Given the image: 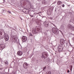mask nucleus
I'll use <instances>...</instances> for the list:
<instances>
[{
    "label": "nucleus",
    "instance_id": "423d86ee",
    "mask_svg": "<svg viewBox=\"0 0 74 74\" xmlns=\"http://www.w3.org/2000/svg\"><path fill=\"white\" fill-rule=\"evenodd\" d=\"M17 37H16V36L15 35H14L12 38V40L13 41H14L15 42H16V41H17Z\"/></svg>",
    "mask_w": 74,
    "mask_h": 74
},
{
    "label": "nucleus",
    "instance_id": "f257e3e1",
    "mask_svg": "<svg viewBox=\"0 0 74 74\" xmlns=\"http://www.w3.org/2000/svg\"><path fill=\"white\" fill-rule=\"evenodd\" d=\"M58 51L59 52H62L63 49V46L62 45H60L58 47Z\"/></svg>",
    "mask_w": 74,
    "mask_h": 74
},
{
    "label": "nucleus",
    "instance_id": "f03ea898",
    "mask_svg": "<svg viewBox=\"0 0 74 74\" xmlns=\"http://www.w3.org/2000/svg\"><path fill=\"white\" fill-rule=\"evenodd\" d=\"M48 54L47 53L45 52H43L42 53V55L41 56L42 58H44V59H46L47 58Z\"/></svg>",
    "mask_w": 74,
    "mask_h": 74
},
{
    "label": "nucleus",
    "instance_id": "dca6fc26",
    "mask_svg": "<svg viewBox=\"0 0 74 74\" xmlns=\"http://www.w3.org/2000/svg\"><path fill=\"white\" fill-rule=\"evenodd\" d=\"M64 6H65V5L64 4H63V5H62V7H64Z\"/></svg>",
    "mask_w": 74,
    "mask_h": 74
},
{
    "label": "nucleus",
    "instance_id": "4be33fe9",
    "mask_svg": "<svg viewBox=\"0 0 74 74\" xmlns=\"http://www.w3.org/2000/svg\"><path fill=\"white\" fill-rule=\"evenodd\" d=\"M67 72L68 73H69L70 72V70H68L67 71Z\"/></svg>",
    "mask_w": 74,
    "mask_h": 74
},
{
    "label": "nucleus",
    "instance_id": "4468645a",
    "mask_svg": "<svg viewBox=\"0 0 74 74\" xmlns=\"http://www.w3.org/2000/svg\"><path fill=\"white\" fill-rule=\"evenodd\" d=\"M46 74H51V72L50 71H49Z\"/></svg>",
    "mask_w": 74,
    "mask_h": 74
},
{
    "label": "nucleus",
    "instance_id": "bb28decb",
    "mask_svg": "<svg viewBox=\"0 0 74 74\" xmlns=\"http://www.w3.org/2000/svg\"><path fill=\"white\" fill-rule=\"evenodd\" d=\"M47 25H48V24H47Z\"/></svg>",
    "mask_w": 74,
    "mask_h": 74
},
{
    "label": "nucleus",
    "instance_id": "0eeeda50",
    "mask_svg": "<svg viewBox=\"0 0 74 74\" xmlns=\"http://www.w3.org/2000/svg\"><path fill=\"white\" fill-rule=\"evenodd\" d=\"M22 41L25 42V41H26L27 40V37L25 36H23L22 38Z\"/></svg>",
    "mask_w": 74,
    "mask_h": 74
},
{
    "label": "nucleus",
    "instance_id": "9b49d317",
    "mask_svg": "<svg viewBox=\"0 0 74 74\" xmlns=\"http://www.w3.org/2000/svg\"><path fill=\"white\" fill-rule=\"evenodd\" d=\"M22 52L21 51H19L17 52V54L19 56H22Z\"/></svg>",
    "mask_w": 74,
    "mask_h": 74
},
{
    "label": "nucleus",
    "instance_id": "20e7f679",
    "mask_svg": "<svg viewBox=\"0 0 74 74\" xmlns=\"http://www.w3.org/2000/svg\"><path fill=\"white\" fill-rule=\"evenodd\" d=\"M67 27L69 29H71L72 30H74V27L73 26H72V25L71 24H69L67 25Z\"/></svg>",
    "mask_w": 74,
    "mask_h": 74
},
{
    "label": "nucleus",
    "instance_id": "9d476101",
    "mask_svg": "<svg viewBox=\"0 0 74 74\" xmlns=\"http://www.w3.org/2000/svg\"><path fill=\"white\" fill-rule=\"evenodd\" d=\"M5 45L4 44H2L1 45L0 47V48H1L2 50L4 48H5Z\"/></svg>",
    "mask_w": 74,
    "mask_h": 74
},
{
    "label": "nucleus",
    "instance_id": "412c9836",
    "mask_svg": "<svg viewBox=\"0 0 74 74\" xmlns=\"http://www.w3.org/2000/svg\"><path fill=\"white\" fill-rule=\"evenodd\" d=\"M72 68H73V66H71L70 69H72Z\"/></svg>",
    "mask_w": 74,
    "mask_h": 74
},
{
    "label": "nucleus",
    "instance_id": "39448f33",
    "mask_svg": "<svg viewBox=\"0 0 74 74\" xmlns=\"http://www.w3.org/2000/svg\"><path fill=\"white\" fill-rule=\"evenodd\" d=\"M32 33L33 34H37L38 33L37 29L36 28H33L32 30Z\"/></svg>",
    "mask_w": 74,
    "mask_h": 74
},
{
    "label": "nucleus",
    "instance_id": "6ab92c4d",
    "mask_svg": "<svg viewBox=\"0 0 74 74\" xmlns=\"http://www.w3.org/2000/svg\"><path fill=\"white\" fill-rule=\"evenodd\" d=\"M8 12H9V14H11V12L9 11H8Z\"/></svg>",
    "mask_w": 74,
    "mask_h": 74
},
{
    "label": "nucleus",
    "instance_id": "aec40b11",
    "mask_svg": "<svg viewBox=\"0 0 74 74\" xmlns=\"http://www.w3.org/2000/svg\"><path fill=\"white\" fill-rule=\"evenodd\" d=\"M3 68H0V70H3Z\"/></svg>",
    "mask_w": 74,
    "mask_h": 74
},
{
    "label": "nucleus",
    "instance_id": "7ed1b4c3",
    "mask_svg": "<svg viewBox=\"0 0 74 74\" xmlns=\"http://www.w3.org/2000/svg\"><path fill=\"white\" fill-rule=\"evenodd\" d=\"M4 40L5 41H8L9 39V36L8 34H6L4 35Z\"/></svg>",
    "mask_w": 74,
    "mask_h": 74
},
{
    "label": "nucleus",
    "instance_id": "393cba45",
    "mask_svg": "<svg viewBox=\"0 0 74 74\" xmlns=\"http://www.w3.org/2000/svg\"><path fill=\"white\" fill-rule=\"evenodd\" d=\"M70 70L71 71H72V69H70Z\"/></svg>",
    "mask_w": 74,
    "mask_h": 74
},
{
    "label": "nucleus",
    "instance_id": "a211bd4d",
    "mask_svg": "<svg viewBox=\"0 0 74 74\" xmlns=\"http://www.w3.org/2000/svg\"><path fill=\"white\" fill-rule=\"evenodd\" d=\"M29 36H33V35H32V34H31V33H30L29 34Z\"/></svg>",
    "mask_w": 74,
    "mask_h": 74
},
{
    "label": "nucleus",
    "instance_id": "ddd939ff",
    "mask_svg": "<svg viewBox=\"0 0 74 74\" xmlns=\"http://www.w3.org/2000/svg\"><path fill=\"white\" fill-rule=\"evenodd\" d=\"M60 43L61 44H64V41L63 40V39H61L60 40Z\"/></svg>",
    "mask_w": 74,
    "mask_h": 74
},
{
    "label": "nucleus",
    "instance_id": "2eb2a0df",
    "mask_svg": "<svg viewBox=\"0 0 74 74\" xmlns=\"http://www.w3.org/2000/svg\"><path fill=\"white\" fill-rule=\"evenodd\" d=\"M46 69V67L45 66L43 68V70H44Z\"/></svg>",
    "mask_w": 74,
    "mask_h": 74
},
{
    "label": "nucleus",
    "instance_id": "6e6552de",
    "mask_svg": "<svg viewBox=\"0 0 74 74\" xmlns=\"http://www.w3.org/2000/svg\"><path fill=\"white\" fill-rule=\"evenodd\" d=\"M23 67L24 69H27L28 68V64L26 62L23 64Z\"/></svg>",
    "mask_w": 74,
    "mask_h": 74
},
{
    "label": "nucleus",
    "instance_id": "f8f14e48",
    "mask_svg": "<svg viewBox=\"0 0 74 74\" xmlns=\"http://www.w3.org/2000/svg\"><path fill=\"white\" fill-rule=\"evenodd\" d=\"M57 5H61V4H62V3L60 1H58V2L57 3Z\"/></svg>",
    "mask_w": 74,
    "mask_h": 74
},
{
    "label": "nucleus",
    "instance_id": "f3484780",
    "mask_svg": "<svg viewBox=\"0 0 74 74\" xmlns=\"http://www.w3.org/2000/svg\"><path fill=\"white\" fill-rule=\"evenodd\" d=\"M7 11V10H3V12H6Z\"/></svg>",
    "mask_w": 74,
    "mask_h": 74
},
{
    "label": "nucleus",
    "instance_id": "5701e85b",
    "mask_svg": "<svg viewBox=\"0 0 74 74\" xmlns=\"http://www.w3.org/2000/svg\"><path fill=\"white\" fill-rule=\"evenodd\" d=\"M23 5H25V3H23Z\"/></svg>",
    "mask_w": 74,
    "mask_h": 74
},
{
    "label": "nucleus",
    "instance_id": "b1692460",
    "mask_svg": "<svg viewBox=\"0 0 74 74\" xmlns=\"http://www.w3.org/2000/svg\"><path fill=\"white\" fill-rule=\"evenodd\" d=\"M0 35H2L3 34L1 32L0 33Z\"/></svg>",
    "mask_w": 74,
    "mask_h": 74
},
{
    "label": "nucleus",
    "instance_id": "1a4fd4ad",
    "mask_svg": "<svg viewBox=\"0 0 74 74\" xmlns=\"http://www.w3.org/2000/svg\"><path fill=\"white\" fill-rule=\"evenodd\" d=\"M57 29L55 28H53L52 29V32L54 34H56L57 32Z\"/></svg>",
    "mask_w": 74,
    "mask_h": 74
},
{
    "label": "nucleus",
    "instance_id": "a878e982",
    "mask_svg": "<svg viewBox=\"0 0 74 74\" xmlns=\"http://www.w3.org/2000/svg\"><path fill=\"white\" fill-rule=\"evenodd\" d=\"M53 25L54 26H55V25H54V24H53Z\"/></svg>",
    "mask_w": 74,
    "mask_h": 74
}]
</instances>
